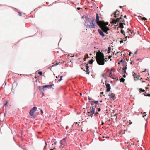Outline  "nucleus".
<instances>
[{
	"label": "nucleus",
	"mask_w": 150,
	"mask_h": 150,
	"mask_svg": "<svg viewBox=\"0 0 150 150\" xmlns=\"http://www.w3.org/2000/svg\"><path fill=\"white\" fill-rule=\"evenodd\" d=\"M100 17L98 13L96 14L95 22L97 25L101 28V30L104 32L108 33L107 31L109 30L108 27L106 25L108 24V22H105L103 20H99Z\"/></svg>",
	"instance_id": "1"
},
{
	"label": "nucleus",
	"mask_w": 150,
	"mask_h": 150,
	"mask_svg": "<svg viewBox=\"0 0 150 150\" xmlns=\"http://www.w3.org/2000/svg\"><path fill=\"white\" fill-rule=\"evenodd\" d=\"M104 56L103 54L100 51L97 52L96 59L97 63L99 65H103L105 63Z\"/></svg>",
	"instance_id": "2"
},
{
	"label": "nucleus",
	"mask_w": 150,
	"mask_h": 150,
	"mask_svg": "<svg viewBox=\"0 0 150 150\" xmlns=\"http://www.w3.org/2000/svg\"><path fill=\"white\" fill-rule=\"evenodd\" d=\"M114 17L116 18V19L114 18L113 19V24H116L120 20L122 19L123 16L121 15L120 12L116 10L115 12L113 13Z\"/></svg>",
	"instance_id": "3"
},
{
	"label": "nucleus",
	"mask_w": 150,
	"mask_h": 150,
	"mask_svg": "<svg viewBox=\"0 0 150 150\" xmlns=\"http://www.w3.org/2000/svg\"><path fill=\"white\" fill-rule=\"evenodd\" d=\"M96 107V105H94L93 106H91L90 108V112H88V113H91L92 115H97L98 114V112L97 111L95 112V108Z\"/></svg>",
	"instance_id": "4"
},
{
	"label": "nucleus",
	"mask_w": 150,
	"mask_h": 150,
	"mask_svg": "<svg viewBox=\"0 0 150 150\" xmlns=\"http://www.w3.org/2000/svg\"><path fill=\"white\" fill-rule=\"evenodd\" d=\"M94 21V19L90 23V25H89L87 22H85L84 25L87 28H95V25L93 23Z\"/></svg>",
	"instance_id": "5"
},
{
	"label": "nucleus",
	"mask_w": 150,
	"mask_h": 150,
	"mask_svg": "<svg viewBox=\"0 0 150 150\" xmlns=\"http://www.w3.org/2000/svg\"><path fill=\"white\" fill-rule=\"evenodd\" d=\"M122 62V66H123L122 68V71H123L125 73H126V70L127 68V62L125 60L122 59L121 60L120 62L118 63H120Z\"/></svg>",
	"instance_id": "6"
},
{
	"label": "nucleus",
	"mask_w": 150,
	"mask_h": 150,
	"mask_svg": "<svg viewBox=\"0 0 150 150\" xmlns=\"http://www.w3.org/2000/svg\"><path fill=\"white\" fill-rule=\"evenodd\" d=\"M37 107H34L32 108L30 110L29 114L30 116H33L34 115V112L37 110Z\"/></svg>",
	"instance_id": "7"
},
{
	"label": "nucleus",
	"mask_w": 150,
	"mask_h": 150,
	"mask_svg": "<svg viewBox=\"0 0 150 150\" xmlns=\"http://www.w3.org/2000/svg\"><path fill=\"white\" fill-rule=\"evenodd\" d=\"M133 76L135 80H138L139 75H138L137 74L134 72H132Z\"/></svg>",
	"instance_id": "8"
},
{
	"label": "nucleus",
	"mask_w": 150,
	"mask_h": 150,
	"mask_svg": "<svg viewBox=\"0 0 150 150\" xmlns=\"http://www.w3.org/2000/svg\"><path fill=\"white\" fill-rule=\"evenodd\" d=\"M112 69H111V70H108L107 71L106 73V75L108 76H109L111 78H112Z\"/></svg>",
	"instance_id": "9"
},
{
	"label": "nucleus",
	"mask_w": 150,
	"mask_h": 150,
	"mask_svg": "<svg viewBox=\"0 0 150 150\" xmlns=\"http://www.w3.org/2000/svg\"><path fill=\"white\" fill-rule=\"evenodd\" d=\"M66 138H64L62 140H61L60 143L61 145H63L65 144L66 143Z\"/></svg>",
	"instance_id": "10"
},
{
	"label": "nucleus",
	"mask_w": 150,
	"mask_h": 150,
	"mask_svg": "<svg viewBox=\"0 0 150 150\" xmlns=\"http://www.w3.org/2000/svg\"><path fill=\"white\" fill-rule=\"evenodd\" d=\"M86 71L85 69H84V71L86 72L87 74H89V69H88L89 66H88V64H86Z\"/></svg>",
	"instance_id": "11"
},
{
	"label": "nucleus",
	"mask_w": 150,
	"mask_h": 150,
	"mask_svg": "<svg viewBox=\"0 0 150 150\" xmlns=\"http://www.w3.org/2000/svg\"><path fill=\"white\" fill-rule=\"evenodd\" d=\"M106 87L107 89L106 90L107 91H110V85L108 83H107L106 84Z\"/></svg>",
	"instance_id": "12"
},
{
	"label": "nucleus",
	"mask_w": 150,
	"mask_h": 150,
	"mask_svg": "<svg viewBox=\"0 0 150 150\" xmlns=\"http://www.w3.org/2000/svg\"><path fill=\"white\" fill-rule=\"evenodd\" d=\"M98 31L100 35H101L103 37H104L105 36L104 34L100 29H98Z\"/></svg>",
	"instance_id": "13"
},
{
	"label": "nucleus",
	"mask_w": 150,
	"mask_h": 150,
	"mask_svg": "<svg viewBox=\"0 0 150 150\" xmlns=\"http://www.w3.org/2000/svg\"><path fill=\"white\" fill-rule=\"evenodd\" d=\"M91 105L93 106L94 105V104H97L99 102L98 101H91Z\"/></svg>",
	"instance_id": "14"
},
{
	"label": "nucleus",
	"mask_w": 150,
	"mask_h": 150,
	"mask_svg": "<svg viewBox=\"0 0 150 150\" xmlns=\"http://www.w3.org/2000/svg\"><path fill=\"white\" fill-rule=\"evenodd\" d=\"M85 18L86 19L85 22H87L88 23L90 22V18L88 17V16H86Z\"/></svg>",
	"instance_id": "15"
},
{
	"label": "nucleus",
	"mask_w": 150,
	"mask_h": 150,
	"mask_svg": "<svg viewBox=\"0 0 150 150\" xmlns=\"http://www.w3.org/2000/svg\"><path fill=\"white\" fill-rule=\"evenodd\" d=\"M123 24L125 25V23H120L119 26V27L120 28H123L124 27V26L123 25Z\"/></svg>",
	"instance_id": "16"
},
{
	"label": "nucleus",
	"mask_w": 150,
	"mask_h": 150,
	"mask_svg": "<svg viewBox=\"0 0 150 150\" xmlns=\"http://www.w3.org/2000/svg\"><path fill=\"white\" fill-rule=\"evenodd\" d=\"M122 53V52H116L115 53V52H113V55H114V54H115V55H117V54H118L119 53L120 54H121Z\"/></svg>",
	"instance_id": "17"
},
{
	"label": "nucleus",
	"mask_w": 150,
	"mask_h": 150,
	"mask_svg": "<svg viewBox=\"0 0 150 150\" xmlns=\"http://www.w3.org/2000/svg\"><path fill=\"white\" fill-rule=\"evenodd\" d=\"M120 82H124L125 80L124 78L122 77L120 78Z\"/></svg>",
	"instance_id": "18"
},
{
	"label": "nucleus",
	"mask_w": 150,
	"mask_h": 150,
	"mask_svg": "<svg viewBox=\"0 0 150 150\" xmlns=\"http://www.w3.org/2000/svg\"><path fill=\"white\" fill-rule=\"evenodd\" d=\"M110 50H111V47H108V50H107V53H109L110 52Z\"/></svg>",
	"instance_id": "19"
},
{
	"label": "nucleus",
	"mask_w": 150,
	"mask_h": 150,
	"mask_svg": "<svg viewBox=\"0 0 150 150\" xmlns=\"http://www.w3.org/2000/svg\"><path fill=\"white\" fill-rule=\"evenodd\" d=\"M93 61L94 60H93L91 59L89 61L88 63L90 64H92L93 63Z\"/></svg>",
	"instance_id": "20"
},
{
	"label": "nucleus",
	"mask_w": 150,
	"mask_h": 150,
	"mask_svg": "<svg viewBox=\"0 0 150 150\" xmlns=\"http://www.w3.org/2000/svg\"><path fill=\"white\" fill-rule=\"evenodd\" d=\"M113 79L114 80H115L117 81H118V78H116V77H114V75H113Z\"/></svg>",
	"instance_id": "21"
},
{
	"label": "nucleus",
	"mask_w": 150,
	"mask_h": 150,
	"mask_svg": "<svg viewBox=\"0 0 150 150\" xmlns=\"http://www.w3.org/2000/svg\"><path fill=\"white\" fill-rule=\"evenodd\" d=\"M140 92H144L145 91V90H144L142 89V88H140Z\"/></svg>",
	"instance_id": "22"
},
{
	"label": "nucleus",
	"mask_w": 150,
	"mask_h": 150,
	"mask_svg": "<svg viewBox=\"0 0 150 150\" xmlns=\"http://www.w3.org/2000/svg\"><path fill=\"white\" fill-rule=\"evenodd\" d=\"M121 32L122 33V34L124 35V33H125V32L124 31H123L122 30H121Z\"/></svg>",
	"instance_id": "23"
},
{
	"label": "nucleus",
	"mask_w": 150,
	"mask_h": 150,
	"mask_svg": "<svg viewBox=\"0 0 150 150\" xmlns=\"http://www.w3.org/2000/svg\"><path fill=\"white\" fill-rule=\"evenodd\" d=\"M142 19L143 20L146 21V20H147V19L146 18H145V17H143L142 18Z\"/></svg>",
	"instance_id": "24"
},
{
	"label": "nucleus",
	"mask_w": 150,
	"mask_h": 150,
	"mask_svg": "<svg viewBox=\"0 0 150 150\" xmlns=\"http://www.w3.org/2000/svg\"><path fill=\"white\" fill-rule=\"evenodd\" d=\"M63 77V76H61L60 77V79L59 80H58V81L60 82V81L62 79V77Z\"/></svg>",
	"instance_id": "25"
},
{
	"label": "nucleus",
	"mask_w": 150,
	"mask_h": 150,
	"mask_svg": "<svg viewBox=\"0 0 150 150\" xmlns=\"http://www.w3.org/2000/svg\"><path fill=\"white\" fill-rule=\"evenodd\" d=\"M117 114H115V115H113V117H114V118L116 119L117 118Z\"/></svg>",
	"instance_id": "26"
},
{
	"label": "nucleus",
	"mask_w": 150,
	"mask_h": 150,
	"mask_svg": "<svg viewBox=\"0 0 150 150\" xmlns=\"http://www.w3.org/2000/svg\"><path fill=\"white\" fill-rule=\"evenodd\" d=\"M38 73L40 75H42V71H39Z\"/></svg>",
	"instance_id": "27"
},
{
	"label": "nucleus",
	"mask_w": 150,
	"mask_h": 150,
	"mask_svg": "<svg viewBox=\"0 0 150 150\" xmlns=\"http://www.w3.org/2000/svg\"><path fill=\"white\" fill-rule=\"evenodd\" d=\"M61 62H57L55 64V65H57L60 64Z\"/></svg>",
	"instance_id": "28"
},
{
	"label": "nucleus",
	"mask_w": 150,
	"mask_h": 150,
	"mask_svg": "<svg viewBox=\"0 0 150 150\" xmlns=\"http://www.w3.org/2000/svg\"><path fill=\"white\" fill-rule=\"evenodd\" d=\"M144 95L145 96H150V94H144Z\"/></svg>",
	"instance_id": "29"
},
{
	"label": "nucleus",
	"mask_w": 150,
	"mask_h": 150,
	"mask_svg": "<svg viewBox=\"0 0 150 150\" xmlns=\"http://www.w3.org/2000/svg\"><path fill=\"white\" fill-rule=\"evenodd\" d=\"M52 149H50V150H54V149H55V147H52Z\"/></svg>",
	"instance_id": "30"
},
{
	"label": "nucleus",
	"mask_w": 150,
	"mask_h": 150,
	"mask_svg": "<svg viewBox=\"0 0 150 150\" xmlns=\"http://www.w3.org/2000/svg\"><path fill=\"white\" fill-rule=\"evenodd\" d=\"M112 98V93L110 95V98Z\"/></svg>",
	"instance_id": "31"
},
{
	"label": "nucleus",
	"mask_w": 150,
	"mask_h": 150,
	"mask_svg": "<svg viewBox=\"0 0 150 150\" xmlns=\"http://www.w3.org/2000/svg\"><path fill=\"white\" fill-rule=\"evenodd\" d=\"M40 109V110L41 112V115H42L43 113V112L42 110V109Z\"/></svg>",
	"instance_id": "32"
},
{
	"label": "nucleus",
	"mask_w": 150,
	"mask_h": 150,
	"mask_svg": "<svg viewBox=\"0 0 150 150\" xmlns=\"http://www.w3.org/2000/svg\"><path fill=\"white\" fill-rule=\"evenodd\" d=\"M105 74L104 73H103L102 75V76H103V77H105Z\"/></svg>",
	"instance_id": "33"
},
{
	"label": "nucleus",
	"mask_w": 150,
	"mask_h": 150,
	"mask_svg": "<svg viewBox=\"0 0 150 150\" xmlns=\"http://www.w3.org/2000/svg\"><path fill=\"white\" fill-rule=\"evenodd\" d=\"M53 85V84H52V85H48V87H52Z\"/></svg>",
	"instance_id": "34"
},
{
	"label": "nucleus",
	"mask_w": 150,
	"mask_h": 150,
	"mask_svg": "<svg viewBox=\"0 0 150 150\" xmlns=\"http://www.w3.org/2000/svg\"><path fill=\"white\" fill-rule=\"evenodd\" d=\"M85 56H86V57H87V58H88L89 57L88 56V54H86Z\"/></svg>",
	"instance_id": "35"
},
{
	"label": "nucleus",
	"mask_w": 150,
	"mask_h": 150,
	"mask_svg": "<svg viewBox=\"0 0 150 150\" xmlns=\"http://www.w3.org/2000/svg\"><path fill=\"white\" fill-rule=\"evenodd\" d=\"M18 15L19 16H22L20 12H18Z\"/></svg>",
	"instance_id": "36"
},
{
	"label": "nucleus",
	"mask_w": 150,
	"mask_h": 150,
	"mask_svg": "<svg viewBox=\"0 0 150 150\" xmlns=\"http://www.w3.org/2000/svg\"><path fill=\"white\" fill-rule=\"evenodd\" d=\"M48 87V85H45L43 87V88H46V87Z\"/></svg>",
	"instance_id": "37"
},
{
	"label": "nucleus",
	"mask_w": 150,
	"mask_h": 150,
	"mask_svg": "<svg viewBox=\"0 0 150 150\" xmlns=\"http://www.w3.org/2000/svg\"><path fill=\"white\" fill-rule=\"evenodd\" d=\"M45 146H44V148H45L46 147V146L47 145V143L46 142H45Z\"/></svg>",
	"instance_id": "38"
},
{
	"label": "nucleus",
	"mask_w": 150,
	"mask_h": 150,
	"mask_svg": "<svg viewBox=\"0 0 150 150\" xmlns=\"http://www.w3.org/2000/svg\"><path fill=\"white\" fill-rule=\"evenodd\" d=\"M88 99L89 100H91V99L90 98V97H89V96H88Z\"/></svg>",
	"instance_id": "39"
},
{
	"label": "nucleus",
	"mask_w": 150,
	"mask_h": 150,
	"mask_svg": "<svg viewBox=\"0 0 150 150\" xmlns=\"http://www.w3.org/2000/svg\"><path fill=\"white\" fill-rule=\"evenodd\" d=\"M111 57H112V56L110 55V56H109L108 58H109L110 59Z\"/></svg>",
	"instance_id": "40"
},
{
	"label": "nucleus",
	"mask_w": 150,
	"mask_h": 150,
	"mask_svg": "<svg viewBox=\"0 0 150 150\" xmlns=\"http://www.w3.org/2000/svg\"><path fill=\"white\" fill-rule=\"evenodd\" d=\"M100 110H100V108H99L98 109V112L100 111Z\"/></svg>",
	"instance_id": "41"
},
{
	"label": "nucleus",
	"mask_w": 150,
	"mask_h": 150,
	"mask_svg": "<svg viewBox=\"0 0 150 150\" xmlns=\"http://www.w3.org/2000/svg\"><path fill=\"white\" fill-rule=\"evenodd\" d=\"M131 54H132V53L131 52H130L129 54V56H131Z\"/></svg>",
	"instance_id": "42"
},
{
	"label": "nucleus",
	"mask_w": 150,
	"mask_h": 150,
	"mask_svg": "<svg viewBox=\"0 0 150 150\" xmlns=\"http://www.w3.org/2000/svg\"><path fill=\"white\" fill-rule=\"evenodd\" d=\"M57 143V142H55L54 143V145H56V144Z\"/></svg>",
	"instance_id": "43"
},
{
	"label": "nucleus",
	"mask_w": 150,
	"mask_h": 150,
	"mask_svg": "<svg viewBox=\"0 0 150 150\" xmlns=\"http://www.w3.org/2000/svg\"><path fill=\"white\" fill-rule=\"evenodd\" d=\"M140 59V58H138V59H137L136 61H137L139 60Z\"/></svg>",
	"instance_id": "44"
},
{
	"label": "nucleus",
	"mask_w": 150,
	"mask_h": 150,
	"mask_svg": "<svg viewBox=\"0 0 150 150\" xmlns=\"http://www.w3.org/2000/svg\"><path fill=\"white\" fill-rule=\"evenodd\" d=\"M124 18H127V16H126V15L124 16Z\"/></svg>",
	"instance_id": "45"
},
{
	"label": "nucleus",
	"mask_w": 150,
	"mask_h": 150,
	"mask_svg": "<svg viewBox=\"0 0 150 150\" xmlns=\"http://www.w3.org/2000/svg\"><path fill=\"white\" fill-rule=\"evenodd\" d=\"M80 9H81V8L80 7H78L77 8V9L78 10H80Z\"/></svg>",
	"instance_id": "46"
},
{
	"label": "nucleus",
	"mask_w": 150,
	"mask_h": 150,
	"mask_svg": "<svg viewBox=\"0 0 150 150\" xmlns=\"http://www.w3.org/2000/svg\"><path fill=\"white\" fill-rule=\"evenodd\" d=\"M129 32H130V33H131V34H132V32H131V30H129Z\"/></svg>",
	"instance_id": "47"
},
{
	"label": "nucleus",
	"mask_w": 150,
	"mask_h": 150,
	"mask_svg": "<svg viewBox=\"0 0 150 150\" xmlns=\"http://www.w3.org/2000/svg\"><path fill=\"white\" fill-rule=\"evenodd\" d=\"M120 43H122L123 42V40H121L120 41Z\"/></svg>",
	"instance_id": "48"
},
{
	"label": "nucleus",
	"mask_w": 150,
	"mask_h": 150,
	"mask_svg": "<svg viewBox=\"0 0 150 150\" xmlns=\"http://www.w3.org/2000/svg\"><path fill=\"white\" fill-rule=\"evenodd\" d=\"M123 77H125V74H124L123 76Z\"/></svg>",
	"instance_id": "49"
},
{
	"label": "nucleus",
	"mask_w": 150,
	"mask_h": 150,
	"mask_svg": "<svg viewBox=\"0 0 150 150\" xmlns=\"http://www.w3.org/2000/svg\"><path fill=\"white\" fill-rule=\"evenodd\" d=\"M7 102L5 104V105H7Z\"/></svg>",
	"instance_id": "50"
},
{
	"label": "nucleus",
	"mask_w": 150,
	"mask_h": 150,
	"mask_svg": "<svg viewBox=\"0 0 150 150\" xmlns=\"http://www.w3.org/2000/svg\"><path fill=\"white\" fill-rule=\"evenodd\" d=\"M103 93H103V92H101L100 93H101V94H103Z\"/></svg>",
	"instance_id": "51"
},
{
	"label": "nucleus",
	"mask_w": 150,
	"mask_h": 150,
	"mask_svg": "<svg viewBox=\"0 0 150 150\" xmlns=\"http://www.w3.org/2000/svg\"><path fill=\"white\" fill-rule=\"evenodd\" d=\"M104 124V122H103L102 124H101V125H103Z\"/></svg>",
	"instance_id": "52"
},
{
	"label": "nucleus",
	"mask_w": 150,
	"mask_h": 150,
	"mask_svg": "<svg viewBox=\"0 0 150 150\" xmlns=\"http://www.w3.org/2000/svg\"><path fill=\"white\" fill-rule=\"evenodd\" d=\"M53 144H52V147H54V146H53ZM55 147V146H54Z\"/></svg>",
	"instance_id": "53"
},
{
	"label": "nucleus",
	"mask_w": 150,
	"mask_h": 150,
	"mask_svg": "<svg viewBox=\"0 0 150 150\" xmlns=\"http://www.w3.org/2000/svg\"><path fill=\"white\" fill-rule=\"evenodd\" d=\"M125 55H126V54H125H125H123V55H124V56H125Z\"/></svg>",
	"instance_id": "54"
},
{
	"label": "nucleus",
	"mask_w": 150,
	"mask_h": 150,
	"mask_svg": "<svg viewBox=\"0 0 150 150\" xmlns=\"http://www.w3.org/2000/svg\"><path fill=\"white\" fill-rule=\"evenodd\" d=\"M83 67L82 68V67L81 68V69H83Z\"/></svg>",
	"instance_id": "55"
},
{
	"label": "nucleus",
	"mask_w": 150,
	"mask_h": 150,
	"mask_svg": "<svg viewBox=\"0 0 150 150\" xmlns=\"http://www.w3.org/2000/svg\"><path fill=\"white\" fill-rule=\"evenodd\" d=\"M86 59V58H84V60H85Z\"/></svg>",
	"instance_id": "56"
},
{
	"label": "nucleus",
	"mask_w": 150,
	"mask_h": 150,
	"mask_svg": "<svg viewBox=\"0 0 150 150\" xmlns=\"http://www.w3.org/2000/svg\"><path fill=\"white\" fill-rule=\"evenodd\" d=\"M130 64H132V62H130Z\"/></svg>",
	"instance_id": "57"
},
{
	"label": "nucleus",
	"mask_w": 150,
	"mask_h": 150,
	"mask_svg": "<svg viewBox=\"0 0 150 150\" xmlns=\"http://www.w3.org/2000/svg\"><path fill=\"white\" fill-rule=\"evenodd\" d=\"M115 71V70H113V72H114V71Z\"/></svg>",
	"instance_id": "58"
},
{
	"label": "nucleus",
	"mask_w": 150,
	"mask_h": 150,
	"mask_svg": "<svg viewBox=\"0 0 150 150\" xmlns=\"http://www.w3.org/2000/svg\"><path fill=\"white\" fill-rule=\"evenodd\" d=\"M84 18V16H82V18Z\"/></svg>",
	"instance_id": "59"
},
{
	"label": "nucleus",
	"mask_w": 150,
	"mask_h": 150,
	"mask_svg": "<svg viewBox=\"0 0 150 150\" xmlns=\"http://www.w3.org/2000/svg\"><path fill=\"white\" fill-rule=\"evenodd\" d=\"M59 77V76L57 77V76H56V78H58Z\"/></svg>",
	"instance_id": "60"
},
{
	"label": "nucleus",
	"mask_w": 150,
	"mask_h": 150,
	"mask_svg": "<svg viewBox=\"0 0 150 150\" xmlns=\"http://www.w3.org/2000/svg\"><path fill=\"white\" fill-rule=\"evenodd\" d=\"M123 21H124V20H123L122 22H123Z\"/></svg>",
	"instance_id": "61"
},
{
	"label": "nucleus",
	"mask_w": 150,
	"mask_h": 150,
	"mask_svg": "<svg viewBox=\"0 0 150 150\" xmlns=\"http://www.w3.org/2000/svg\"><path fill=\"white\" fill-rule=\"evenodd\" d=\"M114 28H116V27H114Z\"/></svg>",
	"instance_id": "62"
},
{
	"label": "nucleus",
	"mask_w": 150,
	"mask_h": 150,
	"mask_svg": "<svg viewBox=\"0 0 150 150\" xmlns=\"http://www.w3.org/2000/svg\"><path fill=\"white\" fill-rule=\"evenodd\" d=\"M114 98V95H113V98Z\"/></svg>",
	"instance_id": "63"
},
{
	"label": "nucleus",
	"mask_w": 150,
	"mask_h": 150,
	"mask_svg": "<svg viewBox=\"0 0 150 150\" xmlns=\"http://www.w3.org/2000/svg\"><path fill=\"white\" fill-rule=\"evenodd\" d=\"M111 24H112V22H111Z\"/></svg>",
	"instance_id": "64"
}]
</instances>
